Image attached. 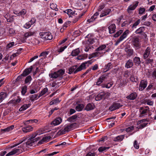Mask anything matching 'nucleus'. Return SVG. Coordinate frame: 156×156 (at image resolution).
Wrapping results in <instances>:
<instances>
[{
    "label": "nucleus",
    "mask_w": 156,
    "mask_h": 156,
    "mask_svg": "<svg viewBox=\"0 0 156 156\" xmlns=\"http://www.w3.org/2000/svg\"><path fill=\"white\" fill-rule=\"evenodd\" d=\"M145 62L147 64H151L153 62V59H151L150 58L146 59Z\"/></svg>",
    "instance_id": "60"
},
{
    "label": "nucleus",
    "mask_w": 156,
    "mask_h": 156,
    "mask_svg": "<svg viewBox=\"0 0 156 156\" xmlns=\"http://www.w3.org/2000/svg\"><path fill=\"white\" fill-rule=\"evenodd\" d=\"M112 65L111 63L109 62L105 65L104 69L105 72L108 71L111 69L112 68Z\"/></svg>",
    "instance_id": "45"
},
{
    "label": "nucleus",
    "mask_w": 156,
    "mask_h": 156,
    "mask_svg": "<svg viewBox=\"0 0 156 156\" xmlns=\"http://www.w3.org/2000/svg\"><path fill=\"white\" fill-rule=\"evenodd\" d=\"M111 11V10L110 9H108L103 10L100 16V17H102L108 15Z\"/></svg>",
    "instance_id": "25"
},
{
    "label": "nucleus",
    "mask_w": 156,
    "mask_h": 156,
    "mask_svg": "<svg viewBox=\"0 0 156 156\" xmlns=\"http://www.w3.org/2000/svg\"><path fill=\"white\" fill-rule=\"evenodd\" d=\"M152 78V79H156V68H154L153 69V71L151 74Z\"/></svg>",
    "instance_id": "51"
},
{
    "label": "nucleus",
    "mask_w": 156,
    "mask_h": 156,
    "mask_svg": "<svg viewBox=\"0 0 156 156\" xmlns=\"http://www.w3.org/2000/svg\"><path fill=\"white\" fill-rule=\"evenodd\" d=\"M63 13L65 15H67L69 17L71 16L72 15L75 14V12L73 11L72 10L70 9L64 11Z\"/></svg>",
    "instance_id": "21"
},
{
    "label": "nucleus",
    "mask_w": 156,
    "mask_h": 156,
    "mask_svg": "<svg viewBox=\"0 0 156 156\" xmlns=\"http://www.w3.org/2000/svg\"><path fill=\"white\" fill-rule=\"evenodd\" d=\"M70 21H66V22L63 24V30H64L68 26H69L70 23Z\"/></svg>",
    "instance_id": "53"
},
{
    "label": "nucleus",
    "mask_w": 156,
    "mask_h": 156,
    "mask_svg": "<svg viewBox=\"0 0 156 156\" xmlns=\"http://www.w3.org/2000/svg\"><path fill=\"white\" fill-rule=\"evenodd\" d=\"M74 124H70L64 126V129H62L59 130L58 133L60 134H63L66 133V132L71 131L73 129Z\"/></svg>",
    "instance_id": "3"
},
{
    "label": "nucleus",
    "mask_w": 156,
    "mask_h": 156,
    "mask_svg": "<svg viewBox=\"0 0 156 156\" xmlns=\"http://www.w3.org/2000/svg\"><path fill=\"white\" fill-rule=\"evenodd\" d=\"M84 108V105L83 104H79L76 106V110L77 111H81Z\"/></svg>",
    "instance_id": "36"
},
{
    "label": "nucleus",
    "mask_w": 156,
    "mask_h": 156,
    "mask_svg": "<svg viewBox=\"0 0 156 156\" xmlns=\"http://www.w3.org/2000/svg\"><path fill=\"white\" fill-rule=\"evenodd\" d=\"M125 51L127 55L129 57L132 56L134 53L133 50L131 48H126L125 49Z\"/></svg>",
    "instance_id": "20"
},
{
    "label": "nucleus",
    "mask_w": 156,
    "mask_h": 156,
    "mask_svg": "<svg viewBox=\"0 0 156 156\" xmlns=\"http://www.w3.org/2000/svg\"><path fill=\"white\" fill-rule=\"evenodd\" d=\"M33 69V67L31 66L29 68L25 69L22 74V75L23 76H26L28 75L32 71Z\"/></svg>",
    "instance_id": "26"
},
{
    "label": "nucleus",
    "mask_w": 156,
    "mask_h": 156,
    "mask_svg": "<svg viewBox=\"0 0 156 156\" xmlns=\"http://www.w3.org/2000/svg\"><path fill=\"white\" fill-rule=\"evenodd\" d=\"M14 126L13 125H12L6 128L2 129V131L5 132H8L12 130L14 128Z\"/></svg>",
    "instance_id": "38"
},
{
    "label": "nucleus",
    "mask_w": 156,
    "mask_h": 156,
    "mask_svg": "<svg viewBox=\"0 0 156 156\" xmlns=\"http://www.w3.org/2000/svg\"><path fill=\"white\" fill-rule=\"evenodd\" d=\"M4 17L6 19L8 22H11L12 21L13 18L10 16L9 14L6 13L4 15Z\"/></svg>",
    "instance_id": "37"
},
{
    "label": "nucleus",
    "mask_w": 156,
    "mask_h": 156,
    "mask_svg": "<svg viewBox=\"0 0 156 156\" xmlns=\"http://www.w3.org/2000/svg\"><path fill=\"white\" fill-rule=\"evenodd\" d=\"M108 74H105L101 76L98 79L96 85L100 86L103 82L107 78Z\"/></svg>",
    "instance_id": "10"
},
{
    "label": "nucleus",
    "mask_w": 156,
    "mask_h": 156,
    "mask_svg": "<svg viewBox=\"0 0 156 156\" xmlns=\"http://www.w3.org/2000/svg\"><path fill=\"white\" fill-rule=\"evenodd\" d=\"M30 106V104H25L22 106L20 108L19 111H23L26 110Z\"/></svg>",
    "instance_id": "40"
},
{
    "label": "nucleus",
    "mask_w": 156,
    "mask_h": 156,
    "mask_svg": "<svg viewBox=\"0 0 156 156\" xmlns=\"http://www.w3.org/2000/svg\"><path fill=\"white\" fill-rule=\"evenodd\" d=\"M87 54H84L78 56L76 58V59L78 60H84L87 58Z\"/></svg>",
    "instance_id": "33"
},
{
    "label": "nucleus",
    "mask_w": 156,
    "mask_h": 156,
    "mask_svg": "<svg viewBox=\"0 0 156 156\" xmlns=\"http://www.w3.org/2000/svg\"><path fill=\"white\" fill-rule=\"evenodd\" d=\"M21 98L19 96L14 98L13 99L10 100L8 104H12L14 105H16L19 104L21 101Z\"/></svg>",
    "instance_id": "9"
},
{
    "label": "nucleus",
    "mask_w": 156,
    "mask_h": 156,
    "mask_svg": "<svg viewBox=\"0 0 156 156\" xmlns=\"http://www.w3.org/2000/svg\"><path fill=\"white\" fill-rule=\"evenodd\" d=\"M122 32V31L121 30L117 31L116 34L114 35V37H116L119 36Z\"/></svg>",
    "instance_id": "57"
},
{
    "label": "nucleus",
    "mask_w": 156,
    "mask_h": 156,
    "mask_svg": "<svg viewBox=\"0 0 156 156\" xmlns=\"http://www.w3.org/2000/svg\"><path fill=\"white\" fill-rule=\"evenodd\" d=\"M48 88L47 87L44 88L38 96V98H40L41 96L45 94L48 91Z\"/></svg>",
    "instance_id": "44"
},
{
    "label": "nucleus",
    "mask_w": 156,
    "mask_h": 156,
    "mask_svg": "<svg viewBox=\"0 0 156 156\" xmlns=\"http://www.w3.org/2000/svg\"><path fill=\"white\" fill-rule=\"evenodd\" d=\"M91 63V61L89 60L82 63L78 67L76 66H73L69 68L68 73L69 74H71L73 72L75 74L78 72L86 69V67H88Z\"/></svg>",
    "instance_id": "2"
},
{
    "label": "nucleus",
    "mask_w": 156,
    "mask_h": 156,
    "mask_svg": "<svg viewBox=\"0 0 156 156\" xmlns=\"http://www.w3.org/2000/svg\"><path fill=\"white\" fill-rule=\"evenodd\" d=\"M8 32L10 36H11L12 34H13L15 33V31L12 28H10L8 30Z\"/></svg>",
    "instance_id": "61"
},
{
    "label": "nucleus",
    "mask_w": 156,
    "mask_h": 156,
    "mask_svg": "<svg viewBox=\"0 0 156 156\" xmlns=\"http://www.w3.org/2000/svg\"><path fill=\"white\" fill-rule=\"evenodd\" d=\"M106 46L105 44H103L98 47L95 50V51H100L104 50L106 48Z\"/></svg>",
    "instance_id": "41"
},
{
    "label": "nucleus",
    "mask_w": 156,
    "mask_h": 156,
    "mask_svg": "<svg viewBox=\"0 0 156 156\" xmlns=\"http://www.w3.org/2000/svg\"><path fill=\"white\" fill-rule=\"evenodd\" d=\"M122 106L119 103L114 102L109 108V109L111 111H114L116 109H119L120 107Z\"/></svg>",
    "instance_id": "13"
},
{
    "label": "nucleus",
    "mask_w": 156,
    "mask_h": 156,
    "mask_svg": "<svg viewBox=\"0 0 156 156\" xmlns=\"http://www.w3.org/2000/svg\"><path fill=\"white\" fill-rule=\"evenodd\" d=\"M133 61L135 65L137 66H139L141 63L140 58L139 57H135L133 58Z\"/></svg>",
    "instance_id": "31"
},
{
    "label": "nucleus",
    "mask_w": 156,
    "mask_h": 156,
    "mask_svg": "<svg viewBox=\"0 0 156 156\" xmlns=\"http://www.w3.org/2000/svg\"><path fill=\"white\" fill-rule=\"evenodd\" d=\"M131 42L133 45L137 49L140 48V44L139 42V39L138 37H134L132 38L131 39Z\"/></svg>",
    "instance_id": "8"
},
{
    "label": "nucleus",
    "mask_w": 156,
    "mask_h": 156,
    "mask_svg": "<svg viewBox=\"0 0 156 156\" xmlns=\"http://www.w3.org/2000/svg\"><path fill=\"white\" fill-rule=\"evenodd\" d=\"M60 101L61 100H59L58 98H56L50 102L49 104L50 105H52L54 104H56L59 103Z\"/></svg>",
    "instance_id": "42"
},
{
    "label": "nucleus",
    "mask_w": 156,
    "mask_h": 156,
    "mask_svg": "<svg viewBox=\"0 0 156 156\" xmlns=\"http://www.w3.org/2000/svg\"><path fill=\"white\" fill-rule=\"evenodd\" d=\"M80 52L79 48H77L72 51L71 53V55L73 56H75L78 55Z\"/></svg>",
    "instance_id": "32"
},
{
    "label": "nucleus",
    "mask_w": 156,
    "mask_h": 156,
    "mask_svg": "<svg viewBox=\"0 0 156 156\" xmlns=\"http://www.w3.org/2000/svg\"><path fill=\"white\" fill-rule=\"evenodd\" d=\"M145 27H142L136 30L135 33L136 34H141L143 33Z\"/></svg>",
    "instance_id": "35"
},
{
    "label": "nucleus",
    "mask_w": 156,
    "mask_h": 156,
    "mask_svg": "<svg viewBox=\"0 0 156 156\" xmlns=\"http://www.w3.org/2000/svg\"><path fill=\"white\" fill-rule=\"evenodd\" d=\"M140 23V20H138L134 23L132 27V28L133 29L136 28V26L139 24Z\"/></svg>",
    "instance_id": "50"
},
{
    "label": "nucleus",
    "mask_w": 156,
    "mask_h": 156,
    "mask_svg": "<svg viewBox=\"0 0 156 156\" xmlns=\"http://www.w3.org/2000/svg\"><path fill=\"white\" fill-rule=\"evenodd\" d=\"M137 96L136 93L134 92L127 96L126 97V98L130 100H134L136 98Z\"/></svg>",
    "instance_id": "22"
},
{
    "label": "nucleus",
    "mask_w": 156,
    "mask_h": 156,
    "mask_svg": "<svg viewBox=\"0 0 156 156\" xmlns=\"http://www.w3.org/2000/svg\"><path fill=\"white\" fill-rule=\"evenodd\" d=\"M35 33V31L33 29H30L29 31L26 33L24 34V37L25 39H26L34 35Z\"/></svg>",
    "instance_id": "18"
},
{
    "label": "nucleus",
    "mask_w": 156,
    "mask_h": 156,
    "mask_svg": "<svg viewBox=\"0 0 156 156\" xmlns=\"http://www.w3.org/2000/svg\"><path fill=\"white\" fill-rule=\"evenodd\" d=\"M108 28L110 34L113 33L115 31V24H112L108 27Z\"/></svg>",
    "instance_id": "19"
},
{
    "label": "nucleus",
    "mask_w": 156,
    "mask_h": 156,
    "mask_svg": "<svg viewBox=\"0 0 156 156\" xmlns=\"http://www.w3.org/2000/svg\"><path fill=\"white\" fill-rule=\"evenodd\" d=\"M124 138V135H120L114 138V141L115 142H120L122 141Z\"/></svg>",
    "instance_id": "28"
},
{
    "label": "nucleus",
    "mask_w": 156,
    "mask_h": 156,
    "mask_svg": "<svg viewBox=\"0 0 156 156\" xmlns=\"http://www.w3.org/2000/svg\"><path fill=\"white\" fill-rule=\"evenodd\" d=\"M30 100L32 101L35 100L39 98H38V96L36 94H33L30 96Z\"/></svg>",
    "instance_id": "46"
},
{
    "label": "nucleus",
    "mask_w": 156,
    "mask_h": 156,
    "mask_svg": "<svg viewBox=\"0 0 156 156\" xmlns=\"http://www.w3.org/2000/svg\"><path fill=\"white\" fill-rule=\"evenodd\" d=\"M151 51V48L149 47H147L146 49L145 50L143 55V57L144 59H146L149 56Z\"/></svg>",
    "instance_id": "15"
},
{
    "label": "nucleus",
    "mask_w": 156,
    "mask_h": 156,
    "mask_svg": "<svg viewBox=\"0 0 156 156\" xmlns=\"http://www.w3.org/2000/svg\"><path fill=\"white\" fill-rule=\"evenodd\" d=\"M95 107V106L94 104L89 103L87 105L85 110L89 111L93 109Z\"/></svg>",
    "instance_id": "23"
},
{
    "label": "nucleus",
    "mask_w": 156,
    "mask_h": 156,
    "mask_svg": "<svg viewBox=\"0 0 156 156\" xmlns=\"http://www.w3.org/2000/svg\"><path fill=\"white\" fill-rule=\"evenodd\" d=\"M38 122V120L37 119H31L27 120H25L23 121V123L25 125H27L29 124H32L34 123H37Z\"/></svg>",
    "instance_id": "29"
},
{
    "label": "nucleus",
    "mask_w": 156,
    "mask_h": 156,
    "mask_svg": "<svg viewBox=\"0 0 156 156\" xmlns=\"http://www.w3.org/2000/svg\"><path fill=\"white\" fill-rule=\"evenodd\" d=\"M62 121V119L60 117L56 118L51 123V125L53 126H56L60 124Z\"/></svg>",
    "instance_id": "14"
},
{
    "label": "nucleus",
    "mask_w": 156,
    "mask_h": 156,
    "mask_svg": "<svg viewBox=\"0 0 156 156\" xmlns=\"http://www.w3.org/2000/svg\"><path fill=\"white\" fill-rule=\"evenodd\" d=\"M31 24L30 23V22H28L26 23L24 25L23 27L26 29H28L31 27Z\"/></svg>",
    "instance_id": "63"
},
{
    "label": "nucleus",
    "mask_w": 156,
    "mask_h": 156,
    "mask_svg": "<svg viewBox=\"0 0 156 156\" xmlns=\"http://www.w3.org/2000/svg\"><path fill=\"white\" fill-rule=\"evenodd\" d=\"M147 124V123H143L140 124L138 127L141 129H142L145 127Z\"/></svg>",
    "instance_id": "64"
},
{
    "label": "nucleus",
    "mask_w": 156,
    "mask_h": 156,
    "mask_svg": "<svg viewBox=\"0 0 156 156\" xmlns=\"http://www.w3.org/2000/svg\"><path fill=\"white\" fill-rule=\"evenodd\" d=\"M7 94L6 92H1L0 93V101H2L7 97Z\"/></svg>",
    "instance_id": "34"
},
{
    "label": "nucleus",
    "mask_w": 156,
    "mask_h": 156,
    "mask_svg": "<svg viewBox=\"0 0 156 156\" xmlns=\"http://www.w3.org/2000/svg\"><path fill=\"white\" fill-rule=\"evenodd\" d=\"M14 44V42H12L8 44L6 47V49H9L11 48L12 46H13Z\"/></svg>",
    "instance_id": "58"
},
{
    "label": "nucleus",
    "mask_w": 156,
    "mask_h": 156,
    "mask_svg": "<svg viewBox=\"0 0 156 156\" xmlns=\"http://www.w3.org/2000/svg\"><path fill=\"white\" fill-rule=\"evenodd\" d=\"M148 105L153 106L154 104V101L150 99L146 100L144 101Z\"/></svg>",
    "instance_id": "48"
},
{
    "label": "nucleus",
    "mask_w": 156,
    "mask_h": 156,
    "mask_svg": "<svg viewBox=\"0 0 156 156\" xmlns=\"http://www.w3.org/2000/svg\"><path fill=\"white\" fill-rule=\"evenodd\" d=\"M34 128L31 126L28 125L22 128L23 131L25 133L32 131Z\"/></svg>",
    "instance_id": "17"
},
{
    "label": "nucleus",
    "mask_w": 156,
    "mask_h": 156,
    "mask_svg": "<svg viewBox=\"0 0 156 156\" xmlns=\"http://www.w3.org/2000/svg\"><path fill=\"white\" fill-rule=\"evenodd\" d=\"M41 37L45 40H51L52 38V36L50 32H41L39 33Z\"/></svg>",
    "instance_id": "6"
},
{
    "label": "nucleus",
    "mask_w": 156,
    "mask_h": 156,
    "mask_svg": "<svg viewBox=\"0 0 156 156\" xmlns=\"http://www.w3.org/2000/svg\"><path fill=\"white\" fill-rule=\"evenodd\" d=\"M139 110L140 113L139 117H142L147 115L150 111V108L148 106H146L145 108L142 107H140Z\"/></svg>",
    "instance_id": "4"
},
{
    "label": "nucleus",
    "mask_w": 156,
    "mask_h": 156,
    "mask_svg": "<svg viewBox=\"0 0 156 156\" xmlns=\"http://www.w3.org/2000/svg\"><path fill=\"white\" fill-rule=\"evenodd\" d=\"M99 13L98 12H97L95 13L90 19L87 20V22L90 23L94 21L97 18V16L99 15Z\"/></svg>",
    "instance_id": "27"
},
{
    "label": "nucleus",
    "mask_w": 156,
    "mask_h": 156,
    "mask_svg": "<svg viewBox=\"0 0 156 156\" xmlns=\"http://www.w3.org/2000/svg\"><path fill=\"white\" fill-rule=\"evenodd\" d=\"M37 135V133H34L30 135L26 143H23L17 147L15 148L12 151L7 153L5 156H10L16 154H19L26 149V147H29L32 146L33 143L38 141L39 139V137L34 139Z\"/></svg>",
    "instance_id": "1"
},
{
    "label": "nucleus",
    "mask_w": 156,
    "mask_h": 156,
    "mask_svg": "<svg viewBox=\"0 0 156 156\" xmlns=\"http://www.w3.org/2000/svg\"><path fill=\"white\" fill-rule=\"evenodd\" d=\"M77 116L76 115H74L71 117H69L67 119V121L69 122H74Z\"/></svg>",
    "instance_id": "43"
},
{
    "label": "nucleus",
    "mask_w": 156,
    "mask_h": 156,
    "mask_svg": "<svg viewBox=\"0 0 156 156\" xmlns=\"http://www.w3.org/2000/svg\"><path fill=\"white\" fill-rule=\"evenodd\" d=\"M133 65V62L131 59H129L127 61L125 64V67L127 68L132 67Z\"/></svg>",
    "instance_id": "30"
},
{
    "label": "nucleus",
    "mask_w": 156,
    "mask_h": 156,
    "mask_svg": "<svg viewBox=\"0 0 156 156\" xmlns=\"http://www.w3.org/2000/svg\"><path fill=\"white\" fill-rule=\"evenodd\" d=\"M26 12H27L26 10L23 9L19 12V16H24Z\"/></svg>",
    "instance_id": "52"
},
{
    "label": "nucleus",
    "mask_w": 156,
    "mask_h": 156,
    "mask_svg": "<svg viewBox=\"0 0 156 156\" xmlns=\"http://www.w3.org/2000/svg\"><path fill=\"white\" fill-rule=\"evenodd\" d=\"M145 9L144 8L140 7L139 9V14L140 15H142L144 13Z\"/></svg>",
    "instance_id": "49"
},
{
    "label": "nucleus",
    "mask_w": 156,
    "mask_h": 156,
    "mask_svg": "<svg viewBox=\"0 0 156 156\" xmlns=\"http://www.w3.org/2000/svg\"><path fill=\"white\" fill-rule=\"evenodd\" d=\"M32 79L31 76H27L25 80V82L26 83H30Z\"/></svg>",
    "instance_id": "54"
},
{
    "label": "nucleus",
    "mask_w": 156,
    "mask_h": 156,
    "mask_svg": "<svg viewBox=\"0 0 156 156\" xmlns=\"http://www.w3.org/2000/svg\"><path fill=\"white\" fill-rule=\"evenodd\" d=\"M50 138V136H46L45 137H44L42 138V140L44 141V142H48Z\"/></svg>",
    "instance_id": "62"
},
{
    "label": "nucleus",
    "mask_w": 156,
    "mask_h": 156,
    "mask_svg": "<svg viewBox=\"0 0 156 156\" xmlns=\"http://www.w3.org/2000/svg\"><path fill=\"white\" fill-rule=\"evenodd\" d=\"M57 6L56 4L54 3H52L50 5V8L51 9L55 10V11H57L58 9L57 8Z\"/></svg>",
    "instance_id": "47"
},
{
    "label": "nucleus",
    "mask_w": 156,
    "mask_h": 156,
    "mask_svg": "<svg viewBox=\"0 0 156 156\" xmlns=\"http://www.w3.org/2000/svg\"><path fill=\"white\" fill-rule=\"evenodd\" d=\"M109 148L110 147H101L98 149V151L100 152H102L103 151H107Z\"/></svg>",
    "instance_id": "39"
},
{
    "label": "nucleus",
    "mask_w": 156,
    "mask_h": 156,
    "mask_svg": "<svg viewBox=\"0 0 156 156\" xmlns=\"http://www.w3.org/2000/svg\"><path fill=\"white\" fill-rule=\"evenodd\" d=\"M96 51L95 52L93 53L92 54L89 55L88 57L89 59H90L93 58H95L100 56H102L105 53V52L104 53L100 51Z\"/></svg>",
    "instance_id": "11"
},
{
    "label": "nucleus",
    "mask_w": 156,
    "mask_h": 156,
    "mask_svg": "<svg viewBox=\"0 0 156 156\" xmlns=\"http://www.w3.org/2000/svg\"><path fill=\"white\" fill-rule=\"evenodd\" d=\"M21 93L23 95H24L27 92V87L26 86L23 87L22 88Z\"/></svg>",
    "instance_id": "55"
},
{
    "label": "nucleus",
    "mask_w": 156,
    "mask_h": 156,
    "mask_svg": "<svg viewBox=\"0 0 156 156\" xmlns=\"http://www.w3.org/2000/svg\"><path fill=\"white\" fill-rule=\"evenodd\" d=\"M133 146L136 149H138L139 148V145L136 140H135L134 141Z\"/></svg>",
    "instance_id": "59"
},
{
    "label": "nucleus",
    "mask_w": 156,
    "mask_h": 156,
    "mask_svg": "<svg viewBox=\"0 0 156 156\" xmlns=\"http://www.w3.org/2000/svg\"><path fill=\"white\" fill-rule=\"evenodd\" d=\"M129 33V31L128 30H126L122 34L121 36L116 41L115 44L117 45L119 44L121 41H123L125 38L128 35Z\"/></svg>",
    "instance_id": "7"
},
{
    "label": "nucleus",
    "mask_w": 156,
    "mask_h": 156,
    "mask_svg": "<svg viewBox=\"0 0 156 156\" xmlns=\"http://www.w3.org/2000/svg\"><path fill=\"white\" fill-rule=\"evenodd\" d=\"M147 82L145 80H142L140 83L139 90L142 91L144 90L147 87Z\"/></svg>",
    "instance_id": "12"
},
{
    "label": "nucleus",
    "mask_w": 156,
    "mask_h": 156,
    "mask_svg": "<svg viewBox=\"0 0 156 156\" xmlns=\"http://www.w3.org/2000/svg\"><path fill=\"white\" fill-rule=\"evenodd\" d=\"M48 53L47 51L43 52L40 54L39 56H43V58H45L46 57V56L48 54Z\"/></svg>",
    "instance_id": "56"
},
{
    "label": "nucleus",
    "mask_w": 156,
    "mask_h": 156,
    "mask_svg": "<svg viewBox=\"0 0 156 156\" xmlns=\"http://www.w3.org/2000/svg\"><path fill=\"white\" fill-rule=\"evenodd\" d=\"M65 71L62 69H60L53 73H51L49 74V77L51 78L55 79L58 77L61 76L64 73Z\"/></svg>",
    "instance_id": "5"
},
{
    "label": "nucleus",
    "mask_w": 156,
    "mask_h": 156,
    "mask_svg": "<svg viewBox=\"0 0 156 156\" xmlns=\"http://www.w3.org/2000/svg\"><path fill=\"white\" fill-rule=\"evenodd\" d=\"M138 2L136 1L135 2L134 4L130 5L127 9V11L128 13H131L132 12L131 11L134 10L138 6Z\"/></svg>",
    "instance_id": "16"
},
{
    "label": "nucleus",
    "mask_w": 156,
    "mask_h": 156,
    "mask_svg": "<svg viewBox=\"0 0 156 156\" xmlns=\"http://www.w3.org/2000/svg\"><path fill=\"white\" fill-rule=\"evenodd\" d=\"M105 92H102L98 94L95 98L96 100L99 101L101 99L105 98Z\"/></svg>",
    "instance_id": "24"
}]
</instances>
